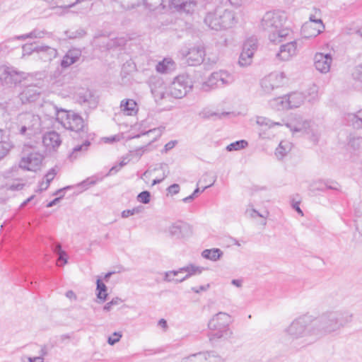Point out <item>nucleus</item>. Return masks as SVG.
Segmentation results:
<instances>
[{
	"instance_id": "5",
	"label": "nucleus",
	"mask_w": 362,
	"mask_h": 362,
	"mask_svg": "<svg viewBox=\"0 0 362 362\" xmlns=\"http://www.w3.org/2000/svg\"><path fill=\"white\" fill-rule=\"evenodd\" d=\"M232 317L226 313L219 312L208 322L209 342L214 345L221 339L229 338L233 332L230 329Z\"/></svg>"
},
{
	"instance_id": "58",
	"label": "nucleus",
	"mask_w": 362,
	"mask_h": 362,
	"mask_svg": "<svg viewBox=\"0 0 362 362\" xmlns=\"http://www.w3.org/2000/svg\"><path fill=\"white\" fill-rule=\"evenodd\" d=\"M98 181V180L93 177H88L86 180L81 182L79 184V186L84 187L85 189H88L90 186L95 185Z\"/></svg>"
},
{
	"instance_id": "7",
	"label": "nucleus",
	"mask_w": 362,
	"mask_h": 362,
	"mask_svg": "<svg viewBox=\"0 0 362 362\" xmlns=\"http://www.w3.org/2000/svg\"><path fill=\"white\" fill-rule=\"evenodd\" d=\"M192 88L191 81L187 76H177L168 87V95L175 98H182Z\"/></svg>"
},
{
	"instance_id": "46",
	"label": "nucleus",
	"mask_w": 362,
	"mask_h": 362,
	"mask_svg": "<svg viewBox=\"0 0 362 362\" xmlns=\"http://www.w3.org/2000/svg\"><path fill=\"white\" fill-rule=\"evenodd\" d=\"M37 45H34L33 43L25 44L22 46L23 54L22 57H24L26 55H30L31 54L36 52L37 53Z\"/></svg>"
},
{
	"instance_id": "35",
	"label": "nucleus",
	"mask_w": 362,
	"mask_h": 362,
	"mask_svg": "<svg viewBox=\"0 0 362 362\" xmlns=\"http://www.w3.org/2000/svg\"><path fill=\"white\" fill-rule=\"evenodd\" d=\"M47 32L45 30L34 29L30 33L16 36L14 38L17 40H26L28 38H42L45 36Z\"/></svg>"
},
{
	"instance_id": "2",
	"label": "nucleus",
	"mask_w": 362,
	"mask_h": 362,
	"mask_svg": "<svg viewBox=\"0 0 362 362\" xmlns=\"http://www.w3.org/2000/svg\"><path fill=\"white\" fill-rule=\"evenodd\" d=\"M284 332L294 346L305 347L317 341L318 334L315 328L314 317L310 315L295 318Z\"/></svg>"
},
{
	"instance_id": "63",
	"label": "nucleus",
	"mask_w": 362,
	"mask_h": 362,
	"mask_svg": "<svg viewBox=\"0 0 362 362\" xmlns=\"http://www.w3.org/2000/svg\"><path fill=\"white\" fill-rule=\"evenodd\" d=\"M361 139L359 137H351L349 141V145L354 149L358 148L360 146Z\"/></svg>"
},
{
	"instance_id": "18",
	"label": "nucleus",
	"mask_w": 362,
	"mask_h": 362,
	"mask_svg": "<svg viewBox=\"0 0 362 362\" xmlns=\"http://www.w3.org/2000/svg\"><path fill=\"white\" fill-rule=\"evenodd\" d=\"M196 4L193 0H170L168 7L178 12L190 13L193 12Z\"/></svg>"
},
{
	"instance_id": "49",
	"label": "nucleus",
	"mask_w": 362,
	"mask_h": 362,
	"mask_svg": "<svg viewBox=\"0 0 362 362\" xmlns=\"http://www.w3.org/2000/svg\"><path fill=\"white\" fill-rule=\"evenodd\" d=\"M11 148L10 143L6 141L0 142V160L4 158Z\"/></svg>"
},
{
	"instance_id": "44",
	"label": "nucleus",
	"mask_w": 362,
	"mask_h": 362,
	"mask_svg": "<svg viewBox=\"0 0 362 362\" xmlns=\"http://www.w3.org/2000/svg\"><path fill=\"white\" fill-rule=\"evenodd\" d=\"M247 146V142L245 140H240V141H237L235 142H233V143L229 144L226 147V149L228 151H238V150L245 148Z\"/></svg>"
},
{
	"instance_id": "51",
	"label": "nucleus",
	"mask_w": 362,
	"mask_h": 362,
	"mask_svg": "<svg viewBox=\"0 0 362 362\" xmlns=\"http://www.w3.org/2000/svg\"><path fill=\"white\" fill-rule=\"evenodd\" d=\"M162 132H163L162 128H155V129H150L148 132H146L145 133L142 134V135L143 136H145V135L149 136L151 134L153 135L152 141L148 143L150 144L152 141L156 140L157 138L160 137Z\"/></svg>"
},
{
	"instance_id": "61",
	"label": "nucleus",
	"mask_w": 362,
	"mask_h": 362,
	"mask_svg": "<svg viewBox=\"0 0 362 362\" xmlns=\"http://www.w3.org/2000/svg\"><path fill=\"white\" fill-rule=\"evenodd\" d=\"M310 21L308 22L315 23V24H317L318 21L320 23H322V21L320 18V12L319 10H315V14H311L309 18Z\"/></svg>"
},
{
	"instance_id": "16",
	"label": "nucleus",
	"mask_w": 362,
	"mask_h": 362,
	"mask_svg": "<svg viewBox=\"0 0 362 362\" xmlns=\"http://www.w3.org/2000/svg\"><path fill=\"white\" fill-rule=\"evenodd\" d=\"M332 63L331 54L317 52L314 57V66L317 71L322 74H327L329 71Z\"/></svg>"
},
{
	"instance_id": "27",
	"label": "nucleus",
	"mask_w": 362,
	"mask_h": 362,
	"mask_svg": "<svg viewBox=\"0 0 362 362\" xmlns=\"http://www.w3.org/2000/svg\"><path fill=\"white\" fill-rule=\"evenodd\" d=\"M121 110L127 115H134L137 112V104L132 99H125L121 101Z\"/></svg>"
},
{
	"instance_id": "36",
	"label": "nucleus",
	"mask_w": 362,
	"mask_h": 362,
	"mask_svg": "<svg viewBox=\"0 0 362 362\" xmlns=\"http://www.w3.org/2000/svg\"><path fill=\"white\" fill-rule=\"evenodd\" d=\"M223 252L218 248L205 249V259L216 262L222 258Z\"/></svg>"
},
{
	"instance_id": "11",
	"label": "nucleus",
	"mask_w": 362,
	"mask_h": 362,
	"mask_svg": "<svg viewBox=\"0 0 362 362\" xmlns=\"http://www.w3.org/2000/svg\"><path fill=\"white\" fill-rule=\"evenodd\" d=\"M24 73L18 71L13 67L0 66V81L5 85H16L24 78Z\"/></svg>"
},
{
	"instance_id": "20",
	"label": "nucleus",
	"mask_w": 362,
	"mask_h": 362,
	"mask_svg": "<svg viewBox=\"0 0 362 362\" xmlns=\"http://www.w3.org/2000/svg\"><path fill=\"white\" fill-rule=\"evenodd\" d=\"M324 29L323 23L315 24L313 22H305L301 28L303 38H310L317 36Z\"/></svg>"
},
{
	"instance_id": "31",
	"label": "nucleus",
	"mask_w": 362,
	"mask_h": 362,
	"mask_svg": "<svg viewBox=\"0 0 362 362\" xmlns=\"http://www.w3.org/2000/svg\"><path fill=\"white\" fill-rule=\"evenodd\" d=\"M77 100L80 104H87L88 105L95 104L94 96L90 90H83L79 92Z\"/></svg>"
},
{
	"instance_id": "62",
	"label": "nucleus",
	"mask_w": 362,
	"mask_h": 362,
	"mask_svg": "<svg viewBox=\"0 0 362 362\" xmlns=\"http://www.w3.org/2000/svg\"><path fill=\"white\" fill-rule=\"evenodd\" d=\"M121 337H122V334H120L119 332H115L113 333V337H110L108 338L107 342L109 344L113 345L115 343L118 342Z\"/></svg>"
},
{
	"instance_id": "39",
	"label": "nucleus",
	"mask_w": 362,
	"mask_h": 362,
	"mask_svg": "<svg viewBox=\"0 0 362 362\" xmlns=\"http://www.w3.org/2000/svg\"><path fill=\"white\" fill-rule=\"evenodd\" d=\"M355 223L356 230L362 235V203H359L355 209Z\"/></svg>"
},
{
	"instance_id": "28",
	"label": "nucleus",
	"mask_w": 362,
	"mask_h": 362,
	"mask_svg": "<svg viewBox=\"0 0 362 362\" xmlns=\"http://www.w3.org/2000/svg\"><path fill=\"white\" fill-rule=\"evenodd\" d=\"M175 69V64L173 59L165 58L159 62L156 66V70L160 74H168Z\"/></svg>"
},
{
	"instance_id": "45",
	"label": "nucleus",
	"mask_w": 362,
	"mask_h": 362,
	"mask_svg": "<svg viewBox=\"0 0 362 362\" xmlns=\"http://www.w3.org/2000/svg\"><path fill=\"white\" fill-rule=\"evenodd\" d=\"M115 1L120 3L121 6L124 9H132L140 3V0H115Z\"/></svg>"
},
{
	"instance_id": "55",
	"label": "nucleus",
	"mask_w": 362,
	"mask_h": 362,
	"mask_svg": "<svg viewBox=\"0 0 362 362\" xmlns=\"http://www.w3.org/2000/svg\"><path fill=\"white\" fill-rule=\"evenodd\" d=\"M122 302V299L118 298V297H116V298H114L112 299L111 301L107 303L104 307H103V310L105 311H110L111 310L112 308L113 305H119V303H121Z\"/></svg>"
},
{
	"instance_id": "24",
	"label": "nucleus",
	"mask_w": 362,
	"mask_h": 362,
	"mask_svg": "<svg viewBox=\"0 0 362 362\" xmlns=\"http://www.w3.org/2000/svg\"><path fill=\"white\" fill-rule=\"evenodd\" d=\"M81 57V51L79 49H69L64 56L61 62V66L63 69H66L77 62Z\"/></svg>"
},
{
	"instance_id": "56",
	"label": "nucleus",
	"mask_w": 362,
	"mask_h": 362,
	"mask_svg": "<svg viewBox=\"0 0 362 362\" xmlns=\"http://www.w3.org/2000/svg\"><path fill=\"white\" fill-rule=\"evenodd\" d=\"M66 33H67V36L69 38L74 39V38L81 37L84 36L86 35V31L82 28H79L74 32H66Z\"/></svg>"
},
{
	"instance_id": "41",
	"label": "nucleus",
	"mask_w": 362,
	"mask_h": 362,
	"mask_svg": "<svg viewBox=\"0 0 362 362\" xmlns=\"http://www.w3.org/2000/svg\"><path fill=\"white\" fill-rule=\"evenodd\" d=\"M89 146L90 142L88 141H86L83 144L75 146L73 148L72 152L69 154V159L71 160L76 159L78 156V153L87 151Z\"/></svg>"
},
{
	"instance_id": "13",
	"label": "nucleus",
	"mask_w": 362,
	"mask_h": 362,
	"mask_svg": "<svg viewBox=\"0 0 362 362\" xmlns=\"http://www.w3.org/2000/svg\"><path fill=\"white\" fill-rule=\"evenodd\" d=\"M233 81L234 77L232 74L225 71H219L212 73L205 81V85L214 88L231 84Z\"/></svg>"
},
{
	"instance_id": "57",
	"label": "nucleus",
	"mask_w": 362,
	"mask_h": 362,
	"mask_svg": "<svg viewBox=\"0 0 362 362\" xmlns=\"http://www.w3.org/2000/svg\"><path fill=\"white\" fill-rule=\"evenodd\" d=\"M141 211V207H135L132 209L124 210L122 212V218H128L130 216H133L136 214H139Z\"/></svg>"
},
{
	"instance_id": "9",
	"label": "nucleus",
	"mask_w": 362,
	"mask_h": 362,
	"mask_svg": "<svg viewBox=\"0 0 362 362\" xmlns=\"http://www.w3.org/2000/svg\"><path fill=\"white\" fill-rule=\"evenodd\" d=\"M286 81V76L283 72H274L265 76L261 81V88L266 94H269L275 88L282 86Z\"/></svg>"
},
{
	"instance_id": "29",
	"label": "nucleus",
	"mask_w": 362,
	"mask_h": 362,
	"mask_svg": "<svg viewBox=\"0 0 362 362\" xmlns=\"http://www.w3.org/2000/svg\"><path fill=\"white\" fill-rule=\"evenodd\" d=\"M288 109L297 108L303 104L305 97L301 93H293L287 95Z\"/></svg>"
},
{
	"instance_id": "30",
	"label": "nucleus",
	"mask_w": 362,
	"mask_h": 362,
	"mask_svg": "<svg viewBox=\"0 0 362 362\" xmlns=\"http://www.w3.org/2000/svg\"><path fill=\"white\" fill-rule=\"evenodd\" d=\"M143 1L146 8L150 11L162 12L167 8V6L165 4V0H143Z\"/></svg>"
},
{
	"instance_id": "54",
	"label": "nucleus",
	"mask_w": 362,
	"mask_h": 362,
	"mask_svg": "<svg viewBox=\"0 0 362 362\" xmlns=\"http://www.w3.org/2000/svg\"><path fill=\"white\" fill-rule=\"evenodd\" d=\"M57 172L54 168H52L49 170V172L45 175V187L44 189H47L52 180L54 178Z\"/></svg>"
},
{
	"instance_id": "48",
	"label": "nucleus",
	"mask_w": 362,
	"mask_h": 362,
	"mask_svg": "<svg viewBox=\"0 0 362 362\" xmlns=\"http://www.w3.org/2000/svg\"><path fill=\"white\" fill-rule=\"evenodd\" d=\"M159 169L163 171V177L160 179L153 180L152 185H155L156 184L161 182L169 175L170 172L167 164L160 163L159 165Z\"/></svg>"
},
{
	"instance_id": "22",
	"label": "nucleus",
	"mask_w": 362,
	"mask_h": 362,
	"mask_svg": "<svg viewBox=\"0 0 362 362\" xmlns=\"http://www.w3.org/2000/svg\"><path fill=\"white\" fill-rule=\"evenodd\" d=\"M42 142L47 149L55 151L61 145L62 139L57 132L52 131L43 136Z\"/></svg>"
},
{
	"instance_id": "34",
	"label": "nucleus",
	"mask_w": 362,
	"mask_h": 362,
	"mask_svg": "<svg viewBox=\"0 0 362 362\" xmlns=\"http://www.w3.org/2000/svg\"><path fill=\"white\" fill-rule=\"evenodd\" d=\"M270 105L277 110L288 109L287 95L272 99L270 101Z\"/></svg>"
},
{
	"instance_id": "52",
	"label": "nucleus",
	"mask_w": 362,
	"mask_h": 362,
	"mask_svg": "<svg viewBox=\"0 0 362 362\" xmlns=\"http://www.w3.org/2000/svg\"><path fill=\"white\" fill-rule=\"evenodd\" d=\"M205 361L206 362H224L223 359L218 355L214 353L205 354Z\"/></svg>"
},
{
	"instance_id": "25",
	"label": "nucleus",
	"mask_w": 362,
	"mask_h": 362,
	"mask_svg": "<svg viewBox=\"0 0 362 362\" xmlns=\"http://www.w3.org/2000/svg\"><path fill=\"white\" fill-rule=\"evenodd\" d=\"M37 53L39 54V57L45 62L52 61L58 54L57 49L43 45H37Z\"/></svg>"
},
{
	"instance_id": "3",
	"label": "nucleus",
	"mask_w": 362,
	"mask_h": 362,
	"mask_svg": "<svg viewBox=\"0 0 362 362\" xmlns=\"http://www.w3.org/2000/svg\"><path fill=\"white\" fill-rule=\"evenodd\" d=\"M287 16L284 12L271 11L266 12L262 16L259 28L267 33L268 39L271 42L277 44L286 40H291L292 32L285 26Z\"/></svg>"
},
{
	"instance_id": "4",
	"label": "nucleus",
	"mask_w": 362,
	"mask_h": 362,
	"mask_svg": "<svg viewBox=\"0 0 362 362\" xmlns=\"http://www.w3.org/2000/svg\"><path fill=\"white\" fill-rule=\"evenodd\" d=\"M352 315L345 310H330L323 313L318 318L314 317L317 340L325 334L339 331L351 321Z\"/></svg>"
},
{
	"instance_id": "60",
	"label": "nucleus",
	"mask_w": 362,
	"mask_h": 362,
	"mask_svg": "<svg viewBox=\"0 0 362 362\" xmlns=\"http://www.w3.org/2000/svg\"><path fill=\"white\" fill-rule=\"evenodd\" d=\"M229 113L226 112H223L221 113H217V112H211L210 111H208L207 112H205V118H218L221 119L223 117H225L228 115Z\"/></svg>"
},
{
	"instance_id": "23",
	"label": "nucleus",
	"mask_w": 362,
	"mask_h": 362,
	"mask_svg": "<svg viewBox=\"0 0 362 362\" xmlns=\"http://www.w3.org/2000/svg\"><path fill=\"white\" fill-rule=\"evenodd\" d=\"M84 122L83 118L77 113L73 112L69 118L68 122H65L64 128L71 131L78 132L83 130Z\"/></svg>"
},
{
	"instance_id": "33",
	"label": "nucleus",
	"mask_w": 362,
	"mask_h": 362,
	"mask_svg": "<svg viewBox=\"0 0 362 362\" xmlns=\"http://www.w3.org/2000/svg\"><path fill=\"white\" fill-rule=\"evenodd\" d=\"M53 252L58 255L57 264L62 266L67 263V255L65 251L62 249L60 243H56L52 247Z\"/></svg>"
},
{
	"instance_id": "21",
	"label": "nucleus",
	"mask_w": 362,
	"mask_h": 362,
	"mask_svg": "<svg viewBox=\"0 0 362 362\" xmlns=\"http://www.w3.org/2000/svg\"><path fill=\"white\" fill-rule=\"evenodd\" d=\"M204 47L198 45L189 49L187 52V63L190 66H197L204 62Z\"/></svg>"
},
{
	"instance_id": "17",
	"label": "nucleus",
	"mask_w": 362,
	"mask_h": 362,
	"mask_svg": "<svg viewBox=\"0 0 362 362\" xmlns=\"http://www.w3.org/2000/svg\"><path fill=\"white\" fill-rule=\"evenodd\" d=\"M45 109L46 110H51L52 115H55L56 119L64 127L65 122H68L72 111H66L64 109H59L53 103H47L45 104Z\"/></svg>"
},
{
	"instance_id": "50",
	"label": "nucleus",
	"mask_w": 362,
	"mask_h": 362,
	"mask_svg": "<svg viewBox=\"0 0 362 362\" xmlns=\"http://www.w3.org/2000/svg\"><path fill=\"white\" fill-rule=\"evenodd\" d=\"M138 202L142 204H148L151 200V194L148 191H143L137 196Z\"/></svg>"
},
{
	"instance_id": "43",
	"label": "nucleus",
	"mask_w": 362,
	"mask_h": 362,
	"mask_svg": "<svg viewBox=\"0 0 362 362\" xmlns=\"http://www.w3.org/2000/svg\"><path fill=\"white\" fill-rule=\"evenodd\" d=\"M253 55L254 54H252V52L248 53L242 51L238 60V64H240V66H247L250 65L252 62Z\"/></svg>"
},
{
	"instance_id": "14",
	"label": "nucleus",
	"mask_w": 362,
	"mask_h": 362,
	"mask_svg": "<svg viewBox=\"0 0 362 362\" xmlns=\"http://www.w3.org/2000/svg\"><path fill=\"white\" fill-rule=\"evenodd\" d=\"M168 232L172 238H187L192 235V227L186 223H175L169 226Z\"/></svg>"
},
{
	"instance_id": "32",
	"label": "nucleus",
	"mask_w": 362,
	"mask_h": 362,
	"mask_svg": "<svg viewBox=\"0 0 362 362\" xmlns=\"http://www.w3.org/2000/svg\"><path fill=\"white\" fill-rule=\"evenodd\" d=\"M292 148V144L288 141H281L276 148L275 156L279 159H282Z\"/></svg>"
},
{
	"instance_id": "10",
	"label": "nucleus",
	"mask_w": 362,
	"mask_h": 362,
	"mask_svg": "<svg viewBox=\"0 0 362 362\" xmlns=\"http://www.w3.org/2000/svg\"><path fill=\"white\" fill-rule=\"evenodd\" d=\"M19 120L21 123L20 133L21 134H25L26 131H30L33 133L37 132L41 128L40 117L31 112H25L20 115Z\"/></svg>"
},
{
	"instance_id": "6",
	"label": "nucleus",
	"mask_w": 362,
	"mask_h": 362,
	"mask_svg": "<svg viewBox=\"0 0 362 362\" xmlns=\"http://www.w3.org/2000/svg\"><path fill=\"white\" fill-rule=\"evenodd\" d=\"M291 132L295 134H305L310 136L313 142L319 139L320 131L317 125L301 118H296L286 124Z\"/></svg>"
},
{
	"instance_id": "19",
	"label": "nucleus",
	"mask_w": 362,
	"mask_h": 362,
	"mask_svg": "<svg viewBox=\"0 0 362 362\" xmlns=\"http://www.w3.org/2000/svg\"><path fill=\"white\" fill-rule=\"evenodd\" d=\"M40 94V88L36 86L30 85L24 88L19 98L23 103H33L39 98Z\"/></svg>"
},
{
	"instance_id": "12",
	"label": "nucleus",
	"mask_w": 362,
	"mask_h": 362,
	"mask_svg": "<svg viewBox=\"0 0 362 362\" xmlns=\"http://www.w3.org/2000/svg\"><path fill=\"white\" fill-rule=\"evenodd\" d=\"M301 40H293L285 44H282L276 54V57L283 62H288L295 57L298 52V45Z\"/></svg>"
},
{
	"instance_id": "42",
	"label": "nucleus",
	"mask_w": 362,
	"mask_h": 362,
	"mask_svg": "<svg viewBox=\"0 0 362 362\" xmlns=\"http://www.w3.org/2000/svg\"><path fill=\"white\" fill-rule=\"evenodd\" d=\"M256 123L260 127H268V128H272L274 126H282L283 125V124H281L280 122H272L269 118H267L264 117H261V116L257 117Z\"/></svg>"
},
{
	"instance_id": "38",
	"label": "nucleus",
	"mask_w": 362,
	"mask_h": 362,
	"mask_svg": "<svg viewBox=\"0 0 362 362\" xmlns=\"http://www.w3.org/2000/svg\"><path fill=\"white\" fill-rule=\"evenodd\" d=\"M257 48V40L255 37H250L245 40L243 44V51L246 52H252L254 54Z\"/></svg>"
},
{
	"instance_id": "40",
	"label": "nucleus",
	"mask_w": 362,
	"mask_h": 362,
	"mask_svg": "<svg viewBox=\"0 0 362 362\" xmlns=\"http://www.w3.org/2000/svg\"><path fill=\"white\" fill-rule=\"evenodd\" d=\"M97 287L96 290L98 291L97 297L99 298L102 302L105 301L107 293V286L104 283L102 282V281L100 279H97L96 281Z\"/></svg>"
},
{
	"instance_id": "26",
	"label": "nucleus",
	"mask_w": 362,
	"mask_h": 362,
	"mask_svg": "<svg viewBox=\"0 0 362 362\" xmlns=\"http://www.w3.org/2000/svg\"><path fill=\"white\" fill-rule=\"evenodd\" d=\"M151 90L156 101L165 98V86L160 78L156 79L154 82L151 83Z\"/></svg>"
},
{
	"instance_id": "64",
	"label": "nucleus",
	"mask_w": 362,
	"mask_h": 362,
	"mask_svg": "<svg viewBox=\"0 0 362 362\" xmlns=\"http://www.w3.org/2000/svg\"><path fill=\"white\" fill-rule=\"evenodd\" d=\"M308 91V94L311 96V99H315L317 96L318 87L315 84H313Z\"/></svg>"
},
{
	"instance_id": "59",
	"label": "nucleus",
	"mask_w": 362,
	"mask_h": 362,
	"mask_svg": "<svg viewBox=\"0 0 362 362\" xmlns=\"http://www.w3.org/2000/svg\"><path fill=\"white\" fill-rule=\"evenodd\" d=\"M128 162L129 160H127V158H123V160L118 165H116L110 168L107 175H112L118 172L123 166L127 165Z\"/></svg>"
},
{
	"instance_id": "15",
	"label": "nucleus",
	"mask_w": 362,
	"mask_h": 362,
	"mask_svg": "<svg viewBox=\"0 0 362 362\" xmlns=\"http://www.w3.org/2000/svg\"><path fill=\"white\" fill-rule=\"evenodd\" d=\"M43 156L37 152H33L26 157H23L20 162V167L31 171H36L39 169L42 161Z\"/></svg>"
},
{
	"instance_id": "37",
	"label": "nucleus",
	"mask_w": 362,
	"mask_h": 362,
	"mask_svg": "<svg viewBox=\"0 0 362 362\" xmlns=\"http://www.w3.org/2000/svg\"><path fill=\"white\" fill-rule=\"evenodd\" d=\"M346 119L354 128H362V109L356 114H348Z\"/></svg>"
},
{
	"instance_id": "53",
	"label": "nucleus",
	"mask_w": 362,
	"mask_h": 362,
	"mask_svg": "<svg viewBox=\"0 0 362 362\" xmlns=\"http://www.w3.org/2000/svg\"><path fill=\"white\" fill-rule=\"evenodd\" d=\"M181 362H202V353L192 354L188 357L184 358Z\"/></svg>"
},
{
	"instance_id": "1",
	"label": "nucleus",
	"mask_w": 362,
	"mask_h": 362,
	"mask_svg": "<svg viewBox=\"0 0 362 362\" xmlns=\"http://www.w3.org/2000/svg\"><path fill=\"white\" fill-rule=\"evenodd\" d=\"M223 0H205V25L214 31H226L239 23L235 11L225 8Z\"/></svg>"
},
{
	"instance_id": "47",
	"label": "nucleus",
	"mask_w": 362,
	"mask_h": 362,
	"mask_svg": "<svg viewBox=\"0 0 362 362\" xmlns=\"http://www.w3.org/2000/svg\"><path fill=\"white\" fill-rule=\"evenodd\" d=\"M245 214L247 216L250 217L252 218H255L257 216L262 217L266 218L268 213L266 215L262 214L257 211H256L252 206L249 205L245 211Z\"/></svg>"
},
{
	"instance_id": "8",
	"label": "nucleus",
	"mask_w": 362,
	"mask_h": 362,
	"mask_svg": "<svg viewBox=\"0 0 362 362\" xmlns=\"http://www.w3.org/2000/svg\"><path fill=\"white\" fill-rule=\"evenodd\" d=\"M202 272V269L201 267L189 264L176 271H169L165 272L164 281L168 282L175 281L176 283L182 282L190 276L197 274H200Z\"/></svg>"
}]
</instances>
